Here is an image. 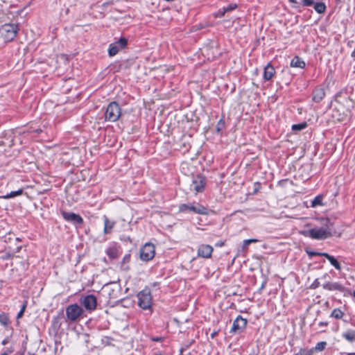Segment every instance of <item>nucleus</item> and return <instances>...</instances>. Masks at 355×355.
<instances>
[{
  "label": "nucleus",
  "instance_id": "f3484780",
  "mask_svg": "<svg viewBox=\"0 0 355 355\" xmlns=\"http://www.w3.org/2000/svg\"><path fill=\"white\" fill-rule=\"evenodd\" d=\"M322 288L329 291L343 292L345 291V287L339 282H328L322 285Z\"/></svg>",
  "mask_w": 355,
  "mask_h": 355
},
{
  "label": "nucleus",
  "instance_id": "b1692460",
  "mask_svg": "<svg viewBox=\"0 0 355 355\" xmlns=\"http://www.w3.org/2000/svg\"><path fill=\"white\" fill-rule=\"evenodd\" d=\"M225 128V117L223 116L216 124V132L221 135L223 130Z\"/></svg>",
  "mask_w": 355,
  "mask_h": 355
},
{
  "label": "nucleus",
  "instance_id": "864d4df0",
  "mask_svg": "<svg viewBox=\"0 0 355 355\" xmlns=\"http://www.w3.org/2000/svg\"><path fill=\"white\" fill-rule=\"evenodd\" d=\"M1 355H8L7 352H3Z\"/></svg>",
  "mask_w": 355,
  "mask_h": 355
},
{
  "label": "nucleus",
  "instance_id": "8fccbe9b",
  "mask_svg": "<svg viewBox=\"0 0 355 355\" xmlns=\"http://www.w3.org/2000/svg\"><path fill=\"white\" fill-rule=\"evenodd\" d=\"M320 326H327L328 325V322H320L319 324Z\"/></svg>",
  "mask_w": 355,
  "mask_h": 355
},
{
  "label": "nucleus",
  "instance_id": "6ab92c4d",
  "mask_svg": "<svg viewBox=\"0 0 355 355\" xmlns=\"http://www.w3.org/2000/svg\"><path fill=\"white\" fill-rule=\"evenodd\" d=\"M105 253L110 259H115L119 255V248L115 244L112 245L106 249Z\"/></svg>",
  "mask_w": 355,
  "mask_h": 355
},
{
  "label": "nucleus",
  "instance_id": "4be33fe9",
  "mask_svg": "<svg viewBox=\"0 0 355 355\" xmlns=\"http://www.w3.org/2000/svg\"><path fill=\"white\" fill-rule=\"evenodd\" d=\"M342 105L339 103L338 107H335L333 110V118L337 121H343L345 114L344 112L342 113L340 112V108Z\"/></svg>",
  "mask_w": 355,
  "mask_h": 355
},
{
  "label": "nucleus",
  "instance_id": "58836bf2",
  "mask_svg": "<svg viewBox=\"0 0 355 355\" xmlns=\"http://www.w3.org/2000/svg\"><path fill=\"white\" fill-rule=\"evenodd\" d=\"M254 190L252 194H256L261 189V184L259 182H256L254 183Z\"/></svg>",
  "mask_w": 355,
  "mask_h": 355
},
{
  "label": "nucleus",
  "instance_id": "c756f323",
  "mask_svg": "<svg viewBox=\"0 0 355 355\" xmlns=\"http://www.w3.org/2000/svg\"><path fill=\"white\" fill-rule=\"evenodd\" d=\"M307 126V124L306 122L297 123V124H293L292 125V130L294 131H300L303 129H304Z\"/></svg>",
  "mask_w": 355,
  "mask_h": 355
},
{
  "label": "nucleus",
  "instance_id": "f704fd0d",
  "mask_svg": "<svg viewBox=\"0 0 355 355\" xmlns=\"http://www.w3.org/2000/svg\"><path fill=\"white\" fill-rule=\"evenodd\" d=\"M226 12H225V10L223 8L221 9H219L216 13H214V16L216 18L223 17Z\"/></svg>",
  "mask_w": 355,
  "mask_h": 355
},
{
  "label": "nucleus",
  "instance_id": "09e8293b",
  "mask_svg": "<svg viewBox=\"0 0 355 355\" xmlns=\"http://www.w3.org/2000/svg\"><path fill=\"white\" fill-rule=\"evenodd\" d=\"M24 313V312H18L17 318L19 319V318H21L23 316Z\"/></svg>",
  "mask_w": 355,
  "mask_h": 355
},
{
  "label": "nucleus",
  "instance_id": "2f4dec72",
  "mask_svg": "<svg viewBox=\"0 0 355 355\" xmlns=\"http://www.w3.org/2000/svg\"><path fill=\"white\" fill-rule=\"evenodd\" d=\"M322 205V198L320 196H315L311 202V206L313 207L317 205Z\"/></svg>",
  "mask_w": 355,
  "mask_h": 355
},
{
  "label": "nucleus",
  "instance_id": "4d7b16f0",
  "mask_svg": "<svg viewBox=\"0 0 355 355\" xmlns=\"http://www.w3.org/2000/svg\"><path fill=\"white\" fill-rule=\"evenodd\" d=\"M333 311H340V310L338 309H334Z\"/></svg>",
  "mask_w": 355,
  "mask_h": 355
},
{
  "label": "nucleus",
  "instance_id": "1a4fd4ad",
  "mask_svg": "<svg viewBox=\"0 0 355 355\" xmlns=\"http://www.w3.org/2000/svg\"><path fill=\"white\" fill-rule=\"evenodd\" d=\"M206 186V178L198 174L193 177L191 184V189L195 191L196 193H201L204 191Z\"/></svg>",
  "mask_w": 355,
  "mask_h": 355
},
{
  "label": "nucleus",
  "instance_id": "bf43d9fd",
  "mask_svg": "<svg viewBox=\"0 0 355 355\" xmlns=\"http://www.w3.org/2000/svg\"><path fill=\"white\" fill-rule=\"evenodd\" d=\"M263 287H264V284H262V285H261V288H262Z\"/></svg>",
  "mask_w": 355,
  "mask_h": 355
},
{
  "label": "nucleus",
  "instance_id": "c85d7f7f",
  "mask_svg": "<svg viewBox=\"0 0 355 355\" xmlns=\"http://www.w3.org/2000/svg\"><path fill=\"white\" fill-rule=\"evenodd\" d=\"M113 341H114V338L110 336H103L101 339V343L105 346L113 345V343H112Z\"/></svg>",
  "mask_w": 355,
  "mask_h": 355
},
{
  "label": "nucleus",
  "instance_id": "13d9d810",
  "mask_svg": "<svg viewBox=\"0 0 355 355\" xmlns=\"http://www.w3.org/2000/svg\"><path fill=\"white\" fill-rule=\"evenodd\" d=\"M353 296L355 298V291H354V293H353Z\"/></svg>",
  "mask_w": 355,
  "mask_h": 355
},
{
  "label": "nucleus",
  "instance_id": "e433bc0d",
  "mask_svg": "<svg viewBox=\"0 0 355 355\" xmlns=\"http://www.w3.org/2000/svg\"><path fill=\"white\" fill-rule=\"evenodd\" d=\"M320 286V283L318 279H315L313 282L310 285V289H316Z\"/></svg>",
  "mask_w": 355,
  "mask_h": 355
},
{
  "label": "nucleus",
  "instance_id": "a19ab883",
  "mask_svg": "<svg viewBox=\"0 0 355 355\" xmlns=\"http://www.w3.org/2000/svg\"><path fill=\"white\" fill-rule=\"evenodd\" d=\"M303 6H311L313 4V0H302Z\"/></svg>",
  "mask_w": 355,
  "mask_h": 355
},
{
  "label": "nucleus",
  "instance_id": "5701e85b",
  "mask_svg": "<svg viewBox=\"0 0 355 355\" xmlns=\"http://www.w3.org/2000/svg\"><path fill=\"white\" fill-rule=\"evenodd\" d=\"M131 259V254H126L121 262V269L124 271H127L130 269L129 263L130 262Z\"/></svg>",
  "mask_w": 355,
  "mask_h": 355
},
{
  "label": "nucleus",
  "instance_id": "7c9ffc66",
  "mask_svg": "<svg viewBox=\"0 0 355 355\" xmlns=\"http://www.w3.org/2000/svg\"><path fill=\"white\" fill-rule=\"evenodd\" d=\"M305 251L310 258H312V257H316V256L323 257V254H325V253H326V252H315V251L308 250V249H306Z\"/></svg>",
  "mask_w": 355,
  "mask_h": 355
},
{
  "label": "nucleus",
  "instance_id": "5fc2aeb1",
  "mask_svg": "<svg viewBox=\"0 0 355 355\" xmlns=\"http://www.w3.org/2000/svg\"><path fill=\"white\" fill-rule=\"evenodd\" d=\"M154 355H162V354H160V353H155V354H154Z\"/></svg>",
  "mask_w": 355,
  "mask_h": 355
},
{
  "label": "nucleus",
  "instance_id": "4c0bfd02",
  "mask_svg": "<svg viewBox=\"0 0 355 355\" xmlns=\"http://www.w3.org/2000/svg\"><path fill=\"white\" fill-rule=\"evenodd\" d=\"M150 340L154 342H162L165 340L164 336H150Z\"/></svg>",
  "mask_w": 355,
  "mask_h": 355
},
{
  "label": "nucleus",
  "instance_id": "6e6d98bb",
  "mask_svg": "<svg viewBox=\"0 0 355 355\" xmlns=\"http://www.w3.org/2000/svg\"><path fill=\"white\" fill-rule=\"evenodd\" d=\"M10 257V254H8V255L6 256V257H5L4 259H7V258H8V257Z\"/></svg>",
  "mask_w": 355,
  "mask_h": 355
},
{
  "label": "nucleus",
  "instance_id": "393cba45",
  "mask_svg": "<svg viewBox=\"0 0 355 355\" xmlns=\"http://www.w3.org/2000/svg\"><path fill=\"white\" fill-rule=\"evenodd\" d=\"M0 323L5 327L10 324V320L8 313L5 312L0 313Z\"/></svg>",
  "mask_w": 355,
  "mask_h": 355
},
{
  "label": "nucleus",
  "instance_id": "a878e982",
  "mask_svg": "<svg viewBox=\"0 0 355 355\" xmlns=\"http://www.w3.org/2000/svg\"><path fill=\"white\" fill-rule=\"evenodd\" d=\"M24 189H19L17 191H11L3 196L4 199H10L23 194Z\"/></svg>",
  "mask_w": 355,
  "mask_h": 355
},
{
  "label": "nucleus",
  "instance_id": "39448f33",
  "mask_svg": "<svg viewBox=\"0 0 355 355\" xmlns=\"http://www.w3.org/2000/svg\"><path fill=\"white\" fill-rule=\"evenodd\" d=\"M179 211L180 212L192 211L195 214L202 215L207 214V208L199 203L192 205L180 204L179 205Z\"/></svg>",
  "mask_w": 355,
  "mask_h": 355
},
{
  "label": "nucleus",
  "instance_id": "20e7f679",
  "mask_svg": "<svg viewBox=\"0 0 355 355\" xmlns=\"http://www.w3.org/2000/svg\"><path fill=\"white\" fill-rule=\"evenodd\" d=\"M79 303L87 311H94L97 306V298L94 294L82 295Z\"/></svg>",
  "mask_w": 355,
  "mask_h": 355
},
{
  "label": "nucleus",
  "instance_id": "ddd939ff",
  "mask_svg": "<svg viewBox=\"0 0 355 355\" xmlns=\"http://www.w3.org/2000/svg\"><path fill=\"white\" fill-rule=\"evenodd\" d=\"M276 74V71L275 67L271 64L270 62H268L263 69V80L264 82L270 81L275 77Z\"/></svg>",
  "mask_w": 355,
  "mask_h": 355
},
{
  "label": "nucleus",
  "instance_id": "f257e3e1",
  "mask_svg": "<svg viewBox=\"0 0 355 355\" xmlns=\"http://www.w3.org/2000/svg\"><path fill=\"white\" fill-rule=\"evenodd\" d=\"M320 223V227L309 229L308 231L302 232V234L315 240H325L331 237L334 228V223L329 218H322Z\"/></svg>",
  "mask_w": 355,
  "mask_h": 355
},
{
  "label": "nucleus",
  "instance_id": "dca6fc26",
  "mask_svg": "<svg viewBox=\"0 0 355 355\" xmlns=\"http://www.w3.org/2000/svg\"><path fill=\"white\" fill-rule=\"evenodd\" d=\"M84 312H66V320L67 325H71L83 318Z\"/></svg>",
  "mask_w": 355,
  "mask_h": 355
},
{
  "label": "nucleus",
  "instance_id": "3c124183",
  "mask_svg": "<svg viewBox=\"0 0 355 355\" xmlns=\"http://www.w3.org/2000/svg\"><path fill=\"white\" fill-rule=\"evenodd\" d=\"M288 1H289V2L293 3H297L296 0H288Z\"/></svg>",
  "mask_w": 355,
  "mask_h": 355
},
{
  "label": "nucleus",
  "instance_id": "a211bd4d",
  "mask_svg": "<svg viewBox=\"0 0 355 355\" xmlns=\"http://www.w3.org/2000/svg\"><path fill=\"white\" fill-rule=\"evenodd\" d=\"M103 219L104 222L103 233L105 234H111L116 225V222L114 220H110L106 215L103 216Z\"/></svg>",
  "mask_w": 355,
  "mask_h": 355
},
{
  "label": "nucleus",
  "instance_id": "6e6552de",
  "mask_svg": "<svg viewBox=\"0 0 355 355\" xmlns=\"http://www.w3.org/2000/svg\"><path fill=\"white\" fill-rule=\"evenodd\" d=\"M60 214L64 220L72 223L76 227H80L83 224V218L79 214L63 210L60 211Z\"/></svg>",
  "mask_w": 355,
  "mask_h": 355
},
{
  "label": "nucleus",
  "instance_id": "4468645a",
  "mask_svg": "<svg viewBox=\"0 0 355 355\" xmlns=\"http://www.w3.org/2000/svg\"><path fill=\"white\" fill-rule=\"evenodd\" d=\"M325 96L324 88L321 85L316 86L312 92V101L320 103Z\"/></svg>",
  "mask_w": 355,
  "mask_h": 355
},
{
  "label": "nucleus",
  "instance_id": "c03bdc74",
  "mask_svg": "<svg viewBox=\"0 0 355 355\" xmlns=\"http://www.w3.org/2000/svg\"><path fill=\"white\" fill-rule=\"evenodd\" d=\"M83 340H84V342L86 344V345L87 346V344L89 343V335L87 334H85L83 335Z\"/></svg>",
  "mask_w": 355,
  "mask_h": 355
},
{
  "label": "nucleus",
  "instance_id": "cd10ccee",
  "mask_svg": "<svg viewBox=\"0 0 355 355\" xmlns=\"http://www.w3.org/2000/svg\"><path fill=\"white\" fill-rule=\"evenodd\" d=\"M326 5L322 2H318L314 5V10L319 14H322L326 10Z\"/></svg>",
  "mask_w": 355,
  "mask_h": 355
},
{
  "label": "nucleus",
  "instance_id": "ea45409f",
  "mask_svg": "<svg viewBox=\"0 0 355 355\" xmlns=\"http://www.w3.org/2000/svg\"><path fill=\"white\" fill-rule=\"evenodd\" d=\"M343 312H331V317H334L337 319H340L343 316Z\"/></svg>",
  "mask_w": 355,
  "mask_h": 355
},
{
  "label": "nucleus",
  "instance_id": "2eb2a0df",
  "mask_svg": "<svg viewBox=\"0 0 355 355\" xmlns=\"http://www.w3.org/2000/svg\"><path fill=\"white\" fill-rule=\"evenodd\" d=\"M64 323L67 324L66 314L64 312H59L52 320V327L55 330L58 331Z\"/></svg>",
  "mask_w": 355,
  "mask_h": 355
},
{
  "label": "nucleus",
  "instance_id": "603ef678",
  "mask_svg": "<svg viewBox=\"0 0 355 355\" xmlns=\"http://www.w3.org/2000/svg\"><path fill=\"white\" fill-rule=\"evenodd\" d=\"M21 246H20V247H18V248H17V252H19V250H21Z\"/></svg>",
  "mask_w": 355,
  "mask_h": 355
},
{
  "label": "nucleus",
  "instance_id": "f8f14e48",
  "mask_svg": "<svg viewBox=\"0 0 355 355\" xmlns=\"http://www.w3.org/2000/svg\"><path fill=\"white\" fill-rule=\"evenodd\" d=\"M213 250L214 249L210 245L202 244L198 248V257L208 259L211 257Z\"/></svg>",
  "mask_w": 355,
  "mask_h": 355
},
{
  "label": "nucleus",
  "instance_id": "473e14b6",
  "mask_svg": "<svg viewBox=\"0 0 355 355\" xmlns=\"http://www.w3.org/2000/svg\"><path fill=\"white\" fill-rule=\"evenodd\" d=\"M66 311H83V309L80 304H73L67 306Z\"/></svg>",
  "mask_w": 355,
  "mask_h": 355
},
{
  "label": "nucleus",
  "instance_id": "79ce46f5",
  "mask_svg": "<svg viewBox=\"0 0 355 355\" xmlns=\"http://www.w3.org/2000/svg\"><path fill=\"white\" fill-rule=\"evenodd\" d=\"M21 304L19 306V311H25L27 306V301L23 300L22 302H20Z\"/></svg>",
  "mask_w": 355,
  "mask_h": 355
},
{
  "label": "nucleus",
  "instance_id": "0eeeda50",
  "mask_svg": "<svg viewBox=\"0 0 355 355\" xmlns=\"http://www.w3.org/2000/svg\"><path fill=\"white\" fill-rule=\"evenodd\" d=\"M128 39L125 37H120L117 41L109 45L108 55L110 57L116 55L121 49L126 47L128 45Z\"/></svg>",
  "mask_w": 355,
  "mask_h": 355
},
{
  "label": "nucleus",
  "instance_id": "9b49d317",
  "mask_svg": "<svg viewBox=\"0 0 355 355\" xmlns=\"http://www.w3.org/2000/svg\"><path fill=\"white\" fill-rule=\"evenodd\" d=\"M247 324V320L243 318L241 316L239 315L236 317L235 320L233 322L232 327L231 328V333H241L245 328Z\"/></svg>",
  "mask_w": 355,
  "mask_h": 355
},
{
  "label": "nucleus",
  "instance_id": "9d476101",
  "mask_svg": "<svg viewBox=\"0 0 355 355\" xmlns=\"http://www.w3.org/2000/svg\"><path fill=\"white\" fill-rule=\"evenodd\" d=\"M155 249L153 243H146L140 250V259L144 261L153 259L155 254Z\"/></svg>",
  "mask_w": 355,
  "mask_h": 355
},
{
  "label": "nucleus",
  "instance_id": "72a5a7b5",
  "mask_svg": "<svg viewBox=\"0 0 355 355\" xmlns=\"http://www.w3.org/2000/svg\"><path fill=\"white\" fill-rule=\"evenodd\" d=\"M237 7L238 6L236 3H230L227 6H224L223 8L225 10V12H227L235 10Z\"/></svg>",
  "mask_w": 355,
  "mask_h": 355
},
{
  "label": "nucleus",
  "instance_id": "bb28decb",
  "mask_svg": "<svg viewBox=\"0 0 355 355\" xmlns=\"http://www.w3.org/2000/svg\"><path fill=\"white\" fill-rule=\"evenodd\" d=\"M343 337L349 342L355 340V331L349 330L343 334Z\"/></svg>",
  "mask_w": 355,
  "mask_h": 355
},
{
  "label": "nucleus",
  "instance_id": "f03ea898",
  "mask_svg": "<svg viewBox=\"0 0 355 355\" xmlns=\"http://www.w3.org/2000/svg\"><path fill=\"white\" fill-rule=\"evenodd\" d=\"M121 116V108L116 101L110 102L105 110V120L110 122L117 121Z\"/></svg>",
  "mask_w": 355,
  "mask_h": 355
},
{
  "label": "nucleus",
  "instance_id": "c9c22d12",
  "mask_svg": "<svg viewBox=\"0 0 355 355\" xmlns=\"http://www.w3.org/2000/svg\"><path fill=\"white\" fill-rule=\"evenodd\" d=\"M326 345H327L326 342L318 343L315 345V349L318 350V351H322L324 349Z\"/></svg>",
  "mask_w": 355,
  "mask_h": 355
},
{
  "label": "nucleus",
  "instance_id": "423d86ee",
  "mask_svg": "<svg viewBox=\"0 0 355 355\" xmlns=\"http://www.w3.org/2000/svg\"><path fill=\"white\" fill-rule=\"evenodd\" d=\"M138 305L143 309H148L151 307L152 296L149 290L145 289L140 291L137 295Z\"/></svg>",
  "mask_w": 355,
  "mask_h": 355
},
{
  "label": "nucleus",
  "instance_id": "37998d69",
  "mask_svg": "<svg viewBox=\"0 0 355 355\" xmlns=\"http://www.w3.org/2000/svg\"><path fill=\"white\" fill-rule=\"evenodd\" d=\"M257 241V239H246V240H244L243 241V247H245V246L248 245L251 243H255Z\"/></svg>",
  "mask_w": 355,
  "mask_h": 355
},
{
  "label": "nucleus",
  "instance_id": "a18cd8bd",
  "mask_svg": "<svg viewBox=\"0 0 355 355\" xmlns=\"http://www.w3.org/2000/svg\"><path fill=\"white\" fill-rule=\"evenodd\" d=\"M10 342V337L9 336H7L1 342V344L3 345H7L8 343Z\"/></svg>",
  "mask_w": 355,
  "mask_h": 355
},
{
  "label": "nucleus",
  "instance_id": "412c9836",
  "mask_svg": "<svg viewBox=\"0 0 355 355\" xmlns=\"http://www.w3.org/2000/svg\"><path fill=\"white\" fill-rule=\"evenodd\" d=\"M323 257L327 258L330 263L338 270H341V266L339 263V261L332 255H330L328 253H325V254H323Z\"/></svg>",
  "mask_w": 355,
  "mask_h": 355
},
{
  "label": "nucleus",
  "instance_id": "de8ad7c7",
  "mask_svg": "<svg viewBox=\"0 0 355 355\" xmlns=\"http://www.w3.org/2000/svg\"><path fill=\"white\" fill-rule=\"evenodd\" d=\"M218 334V331H214L211 334V338L213 339Z\"/></svg>",
  "mask_w": 355,
  "mask_h": 355
},
{
  "label": "nucleus",
  "instance_id": "aec40b11",
  "mask_svg": "<svg viewBox=\"0 0 355 355\" xmlns=\"http://www.w3.org/2000/svg\"><path fill=\"white\" fill-rule=\"evenodd\" d=\"M290 66L291 67H297L304 69L306 66L304 61L299 56H295L291 61Z\"/></svg>",
  "mask_w": 355,
  "mask_h": 355
},
{
  "label": "nucleus",
  "instance_id": "7ed1b4c3",
  "mask_svg": "<svg viewBox=\"0 0 355 355\" xmlns=\"http://www.w3.org/2000/svg\"><path fill=\"white\" fill-rule=\"evenodd\" d=\"M19 27L15 24H5L0 27V35L6 42L12 41L17 35Z\"/></svg>",
  "mask_w": 355,
  "mask_h": 355
},
{
  "label": "nucleus",
  "instance_id": "49530a36",
  "mask_svg": "<svg viewBox=\"0 0 355 355\" xmlns=\"http://www.w3.org/2000/svg\"><path fill=\"white\" fill-rule=\"evenodd\" d=\"M224 245H225V241H218V242L215 244V245H216V247H222V246H223Z\"/></svg>",
  "mask_w": 355,
  "mask_h": 355
}]
</instances>
